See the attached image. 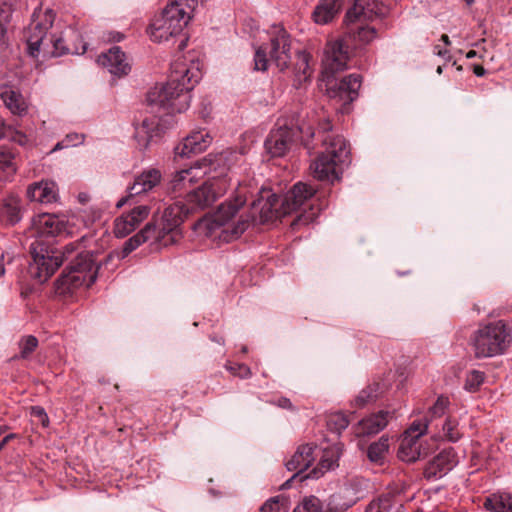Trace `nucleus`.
<instances>
[{
  "mask_svg": "<svg viewBox=\"0 0 512 512\" xmlns=\"http://www.w3.org/2000/svg\"><path fill=\"white\" fill-rule=\"evenodd\" d=\"M32 262L30 275L39 283L47 281L64 261L68 266L56 282V292L70 295L80 287H90L97 278L98 266L93 255L83 250L80 243H69L63 250L51 249L36 240L30 244Z\"/></svg>",
  "mask_w": 512,
  "mask_h": 512,
  "instance_id": "nucleus-1",
  "label": "nucleus"
},
{
  "mask_svg": "<svg viewBox=\"0 0 512 512\" xmlns=\"http://www.w3.org/2000/svg\"><path fill=\"white\" fill-rule=\"evenodd\" d=\"M246 194V187L239 184L234 200L221 204L211 217L199 223V228H205L209 237L230 242L246 231L250 221L265 223L286 215L282 213L281 197L272 193L270 189L262 188L258 192V198L251 203L250 215L246 218L240 216L234 220L238 210L247 200Z\"/></svg>",
  "mask_w": 512,
  "mask_h": 512,
  "instance_id": "nucleus-2",
  "label": "nucleus"
},
{
  "mask_svg": "<svg viewBox=\"0 0 512 512\" xmlns=\"http://www.w3.org/2000/svg\"><path fill=\"white\" fill-rule=\"evenodd\" d=\"M202 77L199 61L189 60V64L177 59L171 64L169 81L161 87H155L148 94L151 106L163 108L169 113H181L190 106V91Z\"/></svg>",
  "mask_w": 512,
  "mask_h": 512,
  "instance_id": "nucleus-3",
  "label": "nucleus"
},
{
  "mask_svg": "<svg viewBox=\"0 0 512 512\" xmlns=\"http://www.w3.org/2000/svg\"><path fill=\"white\" fill-rule=\"evenodd\" d=\"M55 14L51 9L35 10L26 31L28 53L36 57L42 53L43 57H60L67 53L82 54L86 51V44L81 49L69 48L64 44V37L53 26Z\"/></svg>",
  "mask_w": 512,
  "mask_h": 512,
  "instance_id": "nucleus-4",
  "label": "nucleus"
},
{
  "mask_svg": "<svg viewBox=\"0 0 512 512\" xmlns=\"http://www.w3.org/2000/svg\"><path fill=\"white\" fill-rule=\"evenodd\" d=\"M331 129L332 126L328 119L318 123V132L324 134L322 138L324 151L310 167L314 178L333 183L339 180L343 166L350 162V151L343 136L329 134Z\"/></svg>",
  "mask_w": 512,
  "mask_h": 512,
  "instance_id": "nucleus-5",
  "label": "nucleus"
},
{
  "mask_svg": "<svg viewBox=\"0 0 512 512\" xmlns=\"http://www.w3.org/2000/svg\"><path fill=\"white\" fill-rule=\"evenodd\" d=\"M377 6V0H354L353 6L347 11L344 20L347 31L344 38L351 40L356 47L367 45L376 38V30L363 23L376 15Z\"/></svg>",
  "mask_w": 512,
  "mask_h": 512,
  "instance_id": "nucleus-6",
  "label": "nucleus"
},
{
  "mask_svg": "<svg viewBox=\"0 0 512 512\" xmlns=\"http://www.w3.org/2000/svg\"><path fill=\"white\" fill-rule=\"evenodd\" d=\"M511 341V331L502 320L488 323L480 327L472 338L475 357L480 359L502 355Z\"/></svg>",
  "mask_w": 512,
  "mask_h": 512,
  "instance_id": "nucleus-7",
  "label": "nucleus"
},
{
  "mask_svg": "<svg viewBox=\"0 0 512 512\" xmlns=\"http://www.w3.org/2000/svg\"><path fill=\"white\" fill-rule=\"evenodd\" d=\"M316 189L306 183L298 182L292 189L281 197L282 213L288 215L302 207L309 206V211L300 213L293 225H307L314 222L319 214L320 208H315L312 203Z\"/></svg>",
  "mask_w": 512,
  "mask_h": 512,
  "instance_id": "nucleus-8",
  "label": "nucleus"
},
{
  "mask_svg": "<svg viewBox=\"0 0 512 512\" xmlns=\"http://www.w3.org/2000/svg\"><path fill=\"white\" fill-rule=\"evenodd\" d=\"M291 40L289 34L280 29L271 38L269 47L260 46L255 50L254 69L266 71L269 63H273L280 71L288 68L291 60Z\"/></svg>",
  "mask_w": 512,
  "mask_h": 512,
  "instance_id": "nucleus-9",
  "label": "nucleus"
},
{
  "mask_svg": "<svg viewBox=\"0 0 512 512\" xmlns=\"http://www.w3.org/2000/svg\"><path fill=\"white\" fill-rule=\"evenodd\" d=\"M190 213L192 210L186 199L168 205L163 212L161 227H156L155 243L159 247H167L179 242L182 238L180 225Z\"/></svg>",
  "mask_w": 512,
  "mask_h": 512,
  "instance_id": "nucleus-10",
  "label": "nucleus"
},
{
  "mask_svg": "<svg viewBox=\"0 0 512 512\" xmlns=\"http://www.w3.org/2000/svg\"><path fill=\"white\" fill-rule=\"evenodd\" d=\"M428 431V421L414 420L405 431L399 445L398 457L405 462H414L428 455L431 448H427L420 441V437Z\"/></svg>",
  "mask_w": 512,
  "mask_h": 512,
  "instance_id": "nucleus-11",
  "label": "nucleus"
},
{
  "mask_svg": "<svg viewBox=\"0 0 512 512\" xmlns=\"http://www.w3.org/2000/svg\"><path fill=\"white\" fill-rule=\"evenodd\" d=\"M229 180L221 177L211 176L197 189L187 193L186 202L192 212L205 209L212 205L228 189Z\"/></svg>",
  "mask_w": 512,
  "mask_h": 512,
  "instance_id": "nucleus-12",
  "label": "nucleus"
},
{
  "mask_svg": "<svg viewBox=\"0 0 512 512\" xmlns=\"http://www.w3.org/2000/svg\"><path fill=\"white\" fill-rule=\"evenodd\" d=\"M350 59L349 44L345 38L331 40L326 44L322 64L325 73L334 74L347 68Z\"/></svg>",
  "mask_w": 512,
  "mask_h": 512,
  "instance_id": "nucleus-13",
  "label": "nucleus"
},
{
  "mask_svg": "<svg viewBox=\"0 0 512 512\" xmlns=\"http://www.w3.org/2000/svg\"><path fill=\"white\" fill-rule=\"evenodd\" d=\"M194 5L195 0H170L160 16L179 35L190 21Z\"/></svg>",
  "mask_w": 512,
  "mask_h": 512,
  "instance_id": "nucleus-14",
  "label": "nucleus"
},
{
  "mask_svg": "<svg viewBox=\"0 0 512 512\" xmlns=\"http://www.w3.org/2000/svg\"><path fill=\"white\" fill-rule=\"evenodd\" d=\"M244 162V153L234 149H226L216 154H209L202 159V163L208 170V174L215 172L216 177L227 179L226 172L233 166Z\"/></svg>",
  "mask_w": 512,
  "mask_h": 512,
  "instance_id": "nucleus-15",
  "label": "nucleus"
},
{
  "mask_svg": "<svg viewBox=\"0 0 512 512\" xmlns=\"http://www.w3.org/2000/svg\"><path fill=\"white\" fill-rule=\"evenodd\" d=\"M30 233L35 237H54L68 235L70 231L64 219L54 214L43 213L33 218Z\"/></svg>",
  "mask_w": 512,
  "mask_h": 512,
  "instance_id": "nucleus-16",
  "label": "nucleus"
},
{
  "mask_svg": "<svg viewBox=\"0 0 512 512\" xmlns=\"http://www.w3.org/2000/svg\"><path fill=\"white\" fill-rule=\"evenodd\" d=\"M294 129L277 123L265 140V149L272 157H282L289 150L294 139Z\"/></svg>",
  "mask_w": 512,
  "mask_h": 512,
  "instance_id": "nucleus-17",
  "label": "nucleus"
},
{
  "mask_svg": "<svg viewBox=\"0 0 512 512\" xmlns=\"http://www.w3.org/2000/svg\"><path fill=\"white\" fill-rule=\"evenodd\" d=\"M161 179L162 173L156 168H148L142 171L135 177L133 184L128 187L127 197L121 198L117 202L116 207L121 208L127 202L128 198L151 191L160 184Z\"/></svg>",
  "mask_w": 512,
  "mask_h": 512,
  "instance_id": "nucleus-18",
  "label": "nucleus"
},
{
  "mask_svg": "<svg viewBox=\"0 0 512 512\" xmlns=\"http://www.w3.org/2000/svg\"><path fill=\"white\" fill-rule=\"evenodd\" d=\"M212 143V137L205 129L192 131L178 146L175 147V155L190 157L205 151Z\"/></svg>",
  "mask_w": 512,
  "mask_h": 512,
  "instance_id": "nucleus-19",
  "label": "nucleus"
},
{
  "mask_svg": "<svg viewBox=\"0 0 512 512\" xmlns=\"http://www.w3.org/2000/svg\"><path fill=\"white\" fill-rule=\"evenodd\" d=\"M457 464V456L452 448L445 449L429 461L424 476L427 480H437L446 475Z\"/></svg>",
  "mask_w": 512,
  "mask_h": 512,
  "instance_id": "nucleus-20",
  "label": "nucleus"
},
{
  "mask_svg": "<svg viewBox=\"0 0 512 512\" xmlns=\"http://www.w3.org/2000/svg\"><path fill=\"white\" fill-rule=\"evenodd\" d=\"M98 63L105 67L110 74L122 77L127 75L131 66L127 61L125 53L117 46L108 50V52L101 54L98 57Z\"/></svg>",
  "mask_w": 512,
  "mask_h": 512,
  "instance_id": "nucleus-21",
  "label": "nucleus"
},
{
  "mask_svg": "<svg viewBox=\"0 0 512 512\" xmlns=\"http://www.w3.org/2000/svg\"><path fill=\"white\" fill-rule=\"evenodd\" d=\"M360 86L361 76L350 74L341 79L339 83H335V85L329 84L327 91L330 97L339 98L344 103H351L358 97Z\"/></svg>",
  "mask_w": 512,
  "mask_h": 512,
  "instance_id": "nucleus-22",
  "label": "nucleus"
},
{
  "mask_svg": "<svg viewBox=\"0 0 512 512\" xmlns=\"http://www.w3.org/2000/svg\"><path fill=\"white\" fill-rule=\"evenodd\" d=\"M206 174H208V170L205 168L202 160L197 161L189 168L182 169L174 173L170 181V189L173 192H181Z\"/></svg>",
  "mask_w": 512,
  "mask_h": 512,
  "instance_id": "nucleus-23",
  "label": "nucleus"
},
{
  "mask_svg": "<svg viewBox=\"0 0 512 512\" xmlns=\"http://www.w3.org/2000/svg\"><path fill=\"white\" fill-rule=\"evenodd\" d=\"M161 128L159 119L156 116L145 118L135 126L134 137L140 150H146L154 138L159 137Z\"/></svg>",
  "mask_w": 512,
  "mask_h": 512,
  "instance_id": "nucleus-24",
  "label": "nucleus"
},
{
  "mask_svg": "<svg viewBox=\"0 0 512 512\" xmlns=\"http://www.w3.org/2000/svg\"><path fill=\"white\" fill-rule=\"evenodd\" d=\"M342 454V445L340 443L331 445L323 449L322 456L318 463V466L314 468L309 474L302 477L317 479L322 476L325 472L330 471L338 467V461Z\"/></svg>",
  "mask_w": 512,
  "mask_h": 512,
  "instance_id": "nucleus-25",
  "label": "nucleus"
},
{
  "mask_svg": "<svg viewBox=\"0 0 512 512\" xmlns=\"http://www.w3.org/2000/svg\"><path fill=\"white\" fill-rule=\"evenodd\" d=\"M392 414L389 411L381 410L377 413L362 419L358 423L357 434L362 436H370L382 431L388 424Z\"/></svg>",
  "mask_w": 512,
  "mask_h": 512,
  "instance_id": "nucleus-26",
  "label": "nucleus"
},
{
  "mask_svg": "<svg viewBox=\"0 0 512 512\" xmlns=\"http://www.w3.org/2000/svg\"><path fill=\"white\" fill-rule=\"evenodd\" d=\"M27 196L31 201L53 203L57 200L56 184L52 181L33 183L27 189Z\"/></svg>",
  "mask_w": 512,
  "mask_h": 512,
  "instance_id": "nucleus-27",
  "label": "nucleus"
},
{
  "mask_svg": "<svg viewBox=\"0 0 512 512\" xmlns=\"http://www.w3.org/2000/svg\"><path fill=\"white\" fill-rule=\"evenodd\" d=\"M342 0H319L315 6L312 18L316 24L326 25L339 13Z\"/></svg>",
  "mask_w": 512,
  "mask_h": 512,
  "instance_id": "nucleus-28",
  "label": "nucleus"
},
{
  "mask_svg": "<svg viewBox=\"0 0 512 512\" xmlns=\"http://www.w3.org/2000/svg\"><path fill=\"white\" fill-rule=\"evenodd\" d=\"M314 447L310 444L301 445L294 453L292 458L286 462V468L289 471H295L297 475L304 472L312 464Z\"/></svg>",
  "mask_w": 512,
  "mask_h": 512,
  "instance_id": "nucleus-29",
  "label": "nucleus"
},
{
  "mask_svg": "<svg viewBox=\"0 0 512 512\" xmlns=\"http://www.w3.org/2000/svg\"><path fill=\"white\" fill-rule=\"evenodd\" d=\"M156 234V226L153 223L146 224V226L139 233L135 234L124 243L121 257H127L142 243L149 240H153L152 245H155V249H160L161 247L155 243Z\"/></svg>",
  "mask_w": 512,
  "mask_h": 512,
  "instance_id": "nucleus-30",
  "label": "nucleus"
},
{
  "mask_svg": "<svg viewBox=\"0 0 512 512\" xmlns=\"http://www.w3.org/2000/svg\"><path fill=\"white\" fill-rule=\"evenodd\" d=\"M0 96L5 106L11 111V113L22 115L26 112L27 104L20 92L15 91L10 87H5L0 92Z\"/></svg>",
  "mask_w": 512,
  "mask_h": 512,
  "instance_id": "nucleus-31",
  "label": "nucleus"
},
{
  "mask_svg": "<svg viewBox=\"0 0 512 512\" xmlns=\"http://www.w3.org/2000/svg\"><path fill=\"white\" fill-rule=\"evenodd\" d=\"M0 220L7 225H14L21 220L20 202L17 198L3 200L0 205Z\"/></svg>",
  "mask_w": 512,
  "mask_h": 512,
  "instance_id": "nucleus-32",
  "label": "nucleus"
},
{
  "mask_svg": "<svg viewBox=\"0 0 512 512\" xmlns=\"http://www.w3.org/2000/svg\"><path fill=\"white\" fill-rule=\"evenodd\" d=\"M349 494L340 486L324 502L326 512H345L353 505L350 503Z\"/></svg>",
  "mask_w": 512,
  "mask_h": 512,
  "instance_id": "nucleus-33",
  "label": "nucleus"
},
{
  "mask_svg": "<svg viewBox=\"0 0 512 512\" xmlns=\"http://www.w3.org/2000/svg\"><path fill=\"white\" fill-rule=\"evenodd\" d=\"M484 507L493 512H512V494L495 493L485 499Z\"/></svg>",
  "mask_w": 512,
  "mask_h": 512,
  "instance_id": "nucleus-34",
  "label": "nucleus"
},
{
  "mask_svg": "<svg viewBox=\"0 0 512 512\" xmlns=\"http://www.w3.org/2000/svg\"><path fill=\"white\" fill-rule=\"evenodd\" d=\"M309 59V54L305 52H300L297 54L294 80V86L296 88H300L302 84L307 82L312 75V69L309 65Z\"/></svg>",
  "mask_w": 512,
  "mask_h": 512,
  "instance_id": "nucleus-35",
  "label": "nucleus"
},
{
  "mask_svg": "<svg viewBox=\"0 0 512 512\" xmlns=\"http://www.w3.org/2000/svg\"><path fill=\"white\" fill-rule=\"evenodd\" d=\"M388 437L382 436L378 441L371 443L367 449V457L370 462L382 465L389 450Z\"/></svg>",
  "mask_w": 512,
  "mask_h": 512,
  "instance_id": "nucleus-36",
  "label": "nucleus"
},
{
  "mask_svg": "<svg viewBox=\"0 0 512 512\" xmlns=\"http://www.w3.org/2000/svg\"><path fill=\"white\" fill-rule=\"evenodd\" d=\"M16 172L14 153L11 149L0 147V181H7Z\"/></svg>",
  "mask_w": 512,
  "mask_h": 512,
  "instance_id": "nucleus-37",
  "label": "nucleus"
},
{
  "mask_svg": "<svg viewBox=\"0 0 512 512\" xmlns=\"http://www.w3.org/2000/svg\"><path fill=\"white\" fill-rule=\"evenodd\" d=\"M150 37L153 41L162 42L167 41L169 38L177 36L176 32H172L165 20L159 16L156 18L149 28Z\"/></svg>",
  "mask_w": 512,
  "mask_h": 512,
  "instance_id": "nucleus-38",
  "label": "nucleus"
},
{
  "mask_svg": "<svg viewBox=\"0 0 512 512\" xmlns=\"http://www.w3.org/2000/svg\"><path fill=\"white\" fill-rule=\"evenodd\" d=\"M450 405L449 398L440 395L435 403L429 408L428 412L425 416H423L420 420L427 419L428 421V428L433 425V421L435 419L441 418L445 415L448 407Z\"/></svg>",
  "mask_w": 512,
  "mask_h": 512,
  "instance_id": "nucleus-39",
  "label": "nucleus"
},
{
  "mask_svg": "<svg viewBox=\"0 0 512 512\" xmlns=\"http://www.w3.org/2000/svg\"><path fill=\"white\" fill-rule=\"evenodd\" d=\"M440 437L452 443L461 439L462 432L459 428V421L455 417L448 416L445 418Z\"/></svg>",
  "mask_w": 512,
  "mask_h": 512,
  "instance_id": "nucleus-40",
  "label": "nucleus"
},
{
  "mask_svg": "<svg viewBox=\"0 0 512 512\" xmlns=\"http://www.w3.org/2000/svg\"><path fill=\"white\" fill-rule=\"evenodd\" d=\"M16 0H0V41L6 36Z\"/></svg>",
  "mask_w": 512,
  "mask_h": 512,
  "instance_id": "nucleus-41",
  "label": "nucleus"
},
{
  "mask_svg": "<svg viewBox=\"0 0 512 512\" xmlns=\"http://www.w3.org/2000/svg\"><path fill=\"white\" fill-rule=\"evenodd\" d=\"M341 487L349 494L347 497L350 503L354 505L358 500L363 498L366 485L364 480L352 478L346 481Z\"/></svg>",
  "mask_w": 512,
  "mask_h": 512,
  "instance_id": "nucleus-42",
  "label": "nucleus"
},
{
  "mask_svg": "<svg viewBox=\"0 0 512 512\" xmlns=\"http://www.w3.org/2000/svg\"><path fill=\"white\" fill-rule=\"evenodd\" d=\"M293 512H326L324 502L315 495L302 498Z\"/></svg>",
  "mask_w": 512,
  "mask_h": 512,
  "instance_id": "nucleus-43",
  "label": "nucleus"
},
{
  "mask_svg": "<svg viewBox=\"0 0 512 512\" xmlns=\"http://www.w3.org/2000/svg\"><path fill=\"white\" fill-rule=\"evenodd\" d=\"M290 500L287 496L278 495L268 499L259 509V512H288Z\"/></svg>",
  "mask_w": 512,
  "mask_h": 512,
  "instance_id": "nucleus-44",
  "label": "nucleus"
},
{
  "mask_svg": "<svg viewBox=\"0 0 512 512\" xmlns=\"http://www.w3.org/2000/svg\"><path fill=\"white\" fill-rule=\"evenodd\" d=\"M136 227L137 225L133 223V217L123 214L116 218L114 222V234L118 238H123L133 232Z\"/></svg>",
  "mask_w": 512,
  "mask_h": 512,
  "instance_id": "nucleus-45",
  "label": "nucleus"
},
{
  "mask_svg": "<svg viewBox=\"0 0 512 512\" xmlns=\"http://www.w3.org/2000/svg\"><path fill=\"white\" fill-rule=\"evenodd\" d=\"M20 353L15 359H27L38 346V339L33 335L23 336L18 343Z\"/></svg>",
  "mask_w": 512,
  "mask_h": 512,
  "instance_id": "nucleus-46",
  "label": "nucleus"
},
{
  "mask_svg": "<svg viewBox=\"0 0 512 512\" xmlns=\"http://www.w3.org/2000/svg\"><path fill=\"white\" fill-rule=\"evenodd\" d=\"M349 425L347 416L341 412L331 414L327 419V427L330 431L340 434Z\"/></svg>",
  "mask_w": 512,
  "mask_h": 512,
  "instance_id": "nucleus-47",
  "label": "nucleus"
},
{
  "mask_svg": "<svg viewBox=\"0 0 512 512\" xmlns=\"http://www.w3.org/2000/svg\"><path fill=\"white\" fill-rule=\"evenodd\" d=\"M393 499L390 495H383L371 501L365 512H390L392 511Z\"/></svg>",
  "mask_w": 512,
  "mask_h": 512,
  "instance_id": "nucleus-48",
  "label": "nucleus"
},
{
  "mask_svg": "<svg viewBox=\"0 0 512 512\" xmlns=\"http://www.w3.org/2000/svg\"><path fill=\"white\" fill-rule=\"evenodd\" d=\"M379 390L378 384H372L367 386L365 389L361 390L357 395L355 402L359 407L364 406L365 404L374 401L377 398Z\"/></svg>",
  "mask_w": 512,
  "mask_h": 512,
  "instance_id": "nucleus-49",
  "label": "nucleus"
},
{
  "mask_svg": "<svg viewBox=\"0 0 512 512\" xmlns=\"http://www.w3.org/2000/svg\"><path fill=\"white\" fill-rule=\"evenodd\" d=\"M484 379V372L479 370H472L466 376L464 388L469 392H475L484 382Z\"/></svg>",
  "mask_w": 512,
  "mask_h": 512,
  "instance_id": "nucleus-50",
  "label": "nucleus"
},
{
  "mask_svg": "<svg viewBox=\"0 0 512 512\" xmlns=\"http://www.w3.org/2000/svg\"><path fill=\"white\" fill-rule=\"evenodd\" d=\"M150 213V209L146 205H139L134 207L129 213H127L128 216L131 218L133 217V223L137 226L145 220Z\"/></svg>",
  "mask_w": 512,
  "mask_h": 512,
  "instance_id": "nucleus-51",
  "label": "nucleus"
},
{
  "mask_svg": "<svg viewBox=\"0 0 512 512\" xmlns=\"http://www.w3.org/2000/svg\"><path fill=\"white\" fill-rule=\"evenodd\" d=\"M226 369L240 378H247L251 374L250 368L245 364H227Z\"/></svg>",
  "mask_w": 512,
  "mask_h": 512,
  "instance_id": "nucleus-52",
  "label": "nucleus"
},
{
  "mask_svg": "<svg viewBox=\"0 0 512 512\" xmlns=\"http://www.w3.org/2000/svg\"><path fill=\"white\" fill-rule=\"evenodd\" d=\"M63 140H64L66 146H68V147L76 146V145L83 143L84 135L77 134V133H70V134H67Z\"/></svg>",
  "mask_w": 512,
  "mask_h": 512,
  "instance_id": "nucleus-53",
  "label": "nucleus"
},
{
  "mask_svg": "<svg viewBox=\"0 0 512 512\" xmlns=\"http://www.w3.org/2000/svg\"><path fill=\"white\" fill-rule=\"evenodd\" d=\"M31 414L35 417H38L42 423L45 425V422H48V416L45 410L40 406H34L31 408Z\"/></svg>",
  "mask_w": 512,
  "mask_h": 512,
  "instance_id": "nucleus-54",
  "label": "nucleus"
},
{
  "mask_svg": "<svg viewBox=\"0 0 512 512\" xmlns=\"http://www.w3.org/2000/svg\"><path fill=\"white\" fill-rule=\"evenodd\" d=\"M298 130L303 137L312 138L315 135V130L311 124H302L298 127Z\"/></svg>",
  "mask_w": 512,
  "mask_h": 512,
  "instance_id": "nucleus-55",
  "label": "nucleus"
},
{
  "mask_svg": "<svg viewBox=\"0 0 512 512\" xmlns=\"http://www.w3.org/2000/svg\"><path fill=\"white\" fill-rule=\"evenodd\" d=\"M433 52L434 54H436L437 56H440V57H443V58H447L448 55H449V51L446 50V49H442L439 45H436L433 49Z\"/></svg>",
  "mask_w": 512,
  "mask_h": 512,
  "instance_id": "nucleus-56",
  "label": "nucleus"
},
{
  "mask_svg": "<svg viewBox=\"0 0 512 512\" xmlns=\"http://www.w3.org/2000/svg\"><path fill=\"white\" fill-rule=\"evenodd\" d=\"M16 437V434L14 433H11V434H8L6 435L1 441H0V451H2L4 449V447L6 446V444L11 440V439H14Z\"/></svg>",
  "mask_w": 512,
  "mask_h": 512,
  "instance_id": "nucleus-57",
  "label": "nucleus"
},
{
  "mask_svg": "<svg viewBox=\"0 0 512 512\" xmlns=\"http://www.w3.org/2000/svg\"><path fill=\"white\" fill-rule=\"evenodd\" d=\"M473 72L477 77H482L486 74V70L481 65H474Z\"/></svg>",
  "mask_w": 512,
  "mask_h": 512,
  "instance_id": "nucleus-58",
  "label": "nucleus"
},
{
  "mask_svg": "<svg viewBox=\"0 0 512 512\" xmlns=\"http://www.w3.org/2000/svg\"><path fill=\"white\" fill-rule=\"evenodd\" d=\"M298 475L297 473H294L293 476H291L288 480H286L280 487V490L288 489L290 487L291 482L296 478Z\"/></svg>",
  "mask_w": 512,
  "mask_h": 512,
  "instance_id": "nucleus-59",
  "label": "nucleus"
},
{
  "mask_svg": "<svg viewBox=\"0 0 512 512\" xmlns=\"http://www.w3.org/2000/svg\"><path fill=\"white\" fill-rule=\"evenodd\" d=\"M279 406L282 408H291L292 404L291 401L287 398H282L279 400Z\"/></svg>",
  "mask_w": 512,
  "mask_h": 512,
  "instance_id": "nucleus-60",
  "label": "nucleus"
},
{
  "mask_svg": "<svg viewBox=\"0 0 512 512\" xmlns=\"http://www.w3.org/2000/svg\"><path fill=\"white\" fill-rule=\"evenodd\" d=\"M5 257H6V255L4 253H2L1 257H0V277L5 274V267H4Z\"/></svg>",
  "mask_w": 512,
  "mask_h": 512,
  "instance_id": "nucleus-61",
  "label": "nucleus"
},
{
  "mask_svg": "<svg viewBox=\"0 0 512 512\" xmlns=\"http://www.w3.org/2000/svg\"><path fill=\"white\" fill-rule=\"evenodd\" d=\"M390 512H405V511H404V507L401 504L395 505L392 503V511H390Z\"/></svg>",
  "mask_w": 512,
  "mask_h": 512,
  "instance_id": "nucleus-62",
  "label": "nucleus"
},
{
  "mask_svg": "<svg viewBox=\"0 0 512 512\" xmlns=\"http://www.w3.org/2000/svg\"><path fill=\"white\" fill-rule=\"evenodd\" d=\"M17 141L20 145H26L28 143V138L25 135H19Z\"/></svg>",
  "mask_w": 512,
  "mask_h": 512,
  "instance_id": "nucleus-63",
  "label": "nucleus"
},
{
  "mask_svg": "<svg viewBox=\"0 0 512 512\" xmlns=\"http://www.w3.org/2000/svg\"><path fill=\"white\" fill-rule=\"evenodd\" d=\"M67 147H68V146H66V144H65L64 140H62V141L58 142V143L55 145V147H54L53 151L60 150V149H63V148H67Z\"/></svg>",
  "mask_w": 512,
  "mask_h": 512,
  "instance_id": "nucleus-64",
  "label": "nucleus"
}]
</instances>
